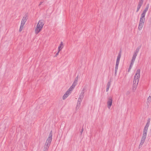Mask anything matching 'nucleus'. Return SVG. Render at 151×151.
Here are the masks:
<instances>
[{"mask_svg": "<svg viewBox=\"0 0 151 151\" xmlns=\"http://www.w3.org/2000/svg\"><path fill=\"white\" fill-rule=\"evenodd\" d=\"M140 69H138L134 76L132 88L134 91L136 90L137 87L140 77Z\"/></svg>", "mask_w": 151, "mask_h": 151, "instance_id": "1", "label": "nucleus"}, {"mask_svg": "<svg viewBox=\"0 0 151 151\" xmlns=\"http://www.w3.org/2000/svg\"><path fill=\"white\" fill-rule=\"evenodd\" d=\"M43 20H39L38 23L35 30V33L36 34H38L41 30L44 25Z\"/></svg>", "mask_w": 151, "mask_h": 151, "instance_id": "2", "label": "nucleus"}, {"mask_svg": "<svg viewBox=\"0 0 151 151\" xmlns=\"http://www.w3.org/2000/svg\"><path fill=\"white\" fill-rule=\"evenodd\" d=\"M147 132L143 131V133L139 145V148H140L144 143L147 136Z\"/></svg>", "mask_w": 151, "mask_h": 151, "instance_id": "3", "label": "nucleus"}, {"mask_svg": "<svg viewBox=\"0 0 151 151\" xmlns=\"http://www.w3.org/2000/svg\"><path fill=\"white\" fill-rule=\"evenodd\" d=\"M85 90V89L84 88L82 90L81 93L79 95L78 101L82 102L84 96Z\"/></svg>", "mask_w": 151, "mask_h": 151, "instance_id": "4", "label": "nucleus"}, {"mask_svg": "<svg viewBox=\"0 0 151 151\" xmlns=\"http://www.w3.org/2000/svg\"><path fill=\"white\" fill-rule=\"evenodd\" d=\"M112 97L110 96L108 98L107 101V107L108 109H110L112 105Z\"/></svg>", "mask_w": 151, "mask_h": 151, "instance_id": "5", "label": "nucleus"}, {"mask_svg": "<svg viewBox=\"0 0 151 151\" xmlns=\"http://www.w3.org/2000/svg\"><path fill=\"white\" fill-rule=\"evenodd\" d=\"M52 132L51 131L48 137L46 140V143L50 144L52 140Z\"/></svg>", "mask_w": 151, "mask_h": 151, "instance_id": "6", "label": "nucleus"}, {"mask_svg": "<svg viewBox=\"0 0 151 151\" xmlns=\"http://www.w3.org/2000/svg\"><path fill=\"white\" fill-rule=\"evenodd\" d=\"M150 118L148 119L147 122L145 126L144 127L143 131L147 132V130H148V127H149L150 124Z\"/></svg>", "mask_w": 151, "mask_h": 151, "instance_id": "7", "label": "nucleus"}, {"mask_svg": "<svg viewBox=\"0 0 151 151\" xmlns=\"http://www.w3.org/2000/svg\"><path fill=\"white\" fill-rule=\"evenodd\" d=\"M121 57V52H120L118 54V55L116 59V63L119 64V60L120 58Z\"/></svg>", "mask_w": 151, "mask_h": 151, "instance_id": "8", "label": "nucleus"}, {"mask_svg": "<svg viewBox=\"0 0 151 151\" xmlns=\"http://www.w3.org/2000/svg\"><path fill=\"white\" fill-rule=\"evenodd\" d=\"M70 94V93L67 91L63 97V99L64 100Z\"/></svg>", "mask_w": 151, "mask_h": 151, "instance_id": "9", "label": "nucleus"}, {"mask_svg": "<svg viewBox=\"0 0 151 151\" xmlns=\"http://www.w3.org/2000/svg\"><path fill=\"white\" fill-rule=\"evenodd\" d=\"M144 23L139 22L138 27V29L139 30H141L142 29Z\"/></svg>", "mask_w": 151, "mask_h": 151, "instance_id": "10", "label": "nucleus"}, {"mask_svg": "<svg viewBox=\"0 0 151 151\" xmlns=\"http://www.w3.org/2000/svg\"><path fill=\"white\" fill-rule=\"evenodd\" d=\"M137 55L134 53L131 62L134 63Z\"/></svg>", "mask_w": 151, "mask_h": 151, "instance_id": "11", "label": "nucleus"}, {"mask_svg": "<svg viewBox=\"0 0 151 151\" xmlns=\"http://www.w3.org/2000/svg\"><path fill=\"white\" fill-rule=\"evenodd\" d=\"M63 42H61L60 44V45L58 47V49L59 50V51H60L61 49L63 48Z\"/></svg>", "mask_w": 151, "mask_h": 151, "instance_id": "12", "label": "nucleus"}, {"mask_svg": "<svg viewBox=\"0 0 151 151\" xmlns=\"http://www.w3.org/2000/svg\"><path fill=\"white\" fill-rule=\"evenodd\" d=\"M81 102L78 101L76 107V110H78L80 108L81 105Z\"/></svg>", "mask_w": 151, "mask_h": 151, "instance_id": "13", "label": "nucleus"}, {"mask_svg": "<svg viewBox=\"0 0 151 151\" xmlns=\"http://www.w3.org/2000/svg\"><path fill=\"white\" fill-rule=\"evenodd\" d=\"M27 19V18L26 16L24 17L22 19L21 23L25 24L26 22Z\"/></svg>", "mask_w": 151, "mask_h": 151, "instance_id": "14", "label": "nucleus"}, {"mask_svg": "<svg viewBox=\"0 0 151 151\" xmlns=\"http://www.w3.org/2000/svg\"><path fill=\"white\" fill-rule=\"evenodd\" d=\"M119 64L116 63L115 69V74L116 75L117 72V70L118 68Z\"/></svg>", "mask_w": 151, "mask_h": 151, "instance_id": "15", "label": "nucleus"}, {"mask_svg": "<svg viewBox=\"0 0 151 151\" xmlns=\"http://www.w3.org/2000/svg\"><path fill=\"white\" fill-rule=\"evenodd\" d=\"M110 85H111L110 82V81L108 82L107 85V87H106V92H107L108 91L109 88V87H110Z\"/></svg>", "mask_w": 151, "mask_h": 151, "instance_id": "16", "label": "nucleus"}, {"mask_svg": "<svg viewBox=\"0 0 151 151\" xmlns=\"http://www.w3.org/2000/svg\"><path fill=\"white\" fill-rule=\"evenodd\" d=\"M140 47H137L136 48L135 51V52H134V53L137 55V54H138V52H139V49Z\"/></svg>", "mask_w": 151, "mask_h": 151, "instance_id": "17", "label": "nucleus"}, {"mask_svg": "<svg viewBox=\"0 0 151 151\" xmlns=\"http://www.w3.org/2000/svg\"><path fill=\"white\" fill-rule=\"evenodd\" d=\"M78 76L75 79V80L74 81L73 84H75L76 85L78 81Z\"/></svg>", "mask_w": 151, "mask_h": 151, "instance_id": "18", "label": "nucleus"}, {"mask_svg": "<svg viewBox=\"0 0 151 151\" xmlns=\"http://www.w3.org/2000/svg\"><path fill=\"white\" fill-rule=\"evenodd\" d=\"M145 19V18H140L139 22L144 23V22Z\"/></svg>", "mask_w": 151, "mask_h": 151, "instance_id": "19", "label": "nucleus"}, {"mask_svg": "<svg viewBox=\"0 0 151 151\" xmlns=\"http://www.w3.org/2000/svg\"><path fill=\"white\" fill-rule=\"evenodd\" d=\"M134 63H132V62H131V63L130 64L129 67V69H128V72H129L130 70H131V69L134 64Z\"/></svg>", "mask_w": 151, "mask_h": 151, "instance_id": "20", "label": "nucleus"}, {"mask_svg": "<svg viewBox=\"0 0 151 151\" xmlns=\"http://www.w3.org/2000/svg\"><path fill=\"white\" fill-rule=\"evenodd\" d=\"M73 88H72V87L70 86V87L69 88V89L67 91H68L69 93H71V91H72Z\"/></svg>", "mask_w": 151, "mask_h": 151, "instance_id": "21", "label": "nucleus"}, {"mask_svg": "<svg viewBox=\"0 0 151 151\" xmlns=\"http://www.w3.org/2000/svg\"><path fill=\"white\" fill-rule=\"evenodd\" d=\"M145 15H146V14L144 13V12H142L141 15V18H145Z\"/></svg>", "mask_w": 151, "mask_h": 151, "instance_id": "22", "label": "nucleus"}, {"mask_svg": "<svg viewBox=\"0 0 151 151\" xmlns=\"http://www.w3.org/2000/svg\"><path fill=\"white\" fill-rule=\"evenodd\" d=\"M49 147L44 146L43 149L44 151H47Z\"/></svg>", "mask_w": 151, "mask_h": 151, "instance_id": "23", "label": "nucleus"}, {"mask_svg": "<svg viewBox=\"0 0 151 151\" xmlns=\"http://www.w3.org/2000/svg\"><path fill=\"white\" fill-rule=\"evenodd\" d=\"M141 7V6H140L138 5L137 6V10H136L137 12H138L139 11V9H140Z\"/></svg>", "mask_w": 151, "mask_h": 151, "instance_id": "24", "label": "nucleus"}, {"mask_svg": "<svg viewBox=\"0 0 151 151\" xmlns=\"http://www.w3.org/2000/svg\"><path fill=\"white\" fill-rule=\"evenodd\" d=\"M151 101V97L149 96L147 98V101L148 102H150Z\"/></svg>", "mask_w": 151, "mask_h": 151, "instance_id": "25", "label": "nucleus"}, {"mask_svg": "<svg viewBox=\"0 0 151 151\" xmlns=\"http://www.w3.org/2000/svg\"><path fill=\"white\" fill-rule=\"evenodd\" d=\"M23 27H24V26H22L21 25L20 26V28H19V32H20L22 30L23 28Z\"/></svg>", "mask_w": 151, "mask_h": 151, "instance_id": "26", "label": "nucleus"}, {"mask_svg": "<svg viewBox=\"0 0 151 151\" xmlns=\"http://www.w3.org/2000/svg\"><path fill=\"white\" fill-rule=\"evenodd\" d=\"M50 144H48L47 143H45V146H46V147H49L50 145Z\"/></svg>", "mask_w": 151, "mask_h": 151, "instance_id": "27", "label": "nucleus"}, {"mask_svg": "<svg viewBox=\"0 0 151 151\" xmlns=\"http://www.w3.org/2000/svg\"><path fill=\"white\" fill-rule=\"evenodd\" d=\"M148 9H146V8L144 10L143 12L146 14L147 11H148Z\"/></svg>", "mask_w": 151, "mask_h": 151, "instance_id": "28", "label": "nucleus"}, {"mask_svg": "<svg viewBox=\"0 0 151 151\" xmlns=\"http://www.w3.org/2000/svg\"><path fill=\"white\" fill-rule=\"evenodd\" d=\"M76 86V85L75 84L73 83L72 85L71 86V87H72V88H74Z\"/></svg>", "mask_w": 151, "mask_h": 151, "instance_id": "29", "label": "nucleus"}, {"mask_svg": "<svg viewBox=\"0 0 151 151\" xmlns=\"http://www.w3.org/2000/svg\"><path fill=\"white\" fill-rule=\"evenodd\" d=\"M142 4H143V3L139 2V3H138V5H139L140 6H142Z\"/></svg>", "mask_w": 151, "mask_h": 151, "instance_id": "30", "label": "nucleus"}, {"mask_svg": "<svg viewBox=\"0 0 151 151\" xmlns=\"http://www.w3.org/2000/svg\"><path fill=\"white\" fill-rule=\"evenodd\" d=\"M149 4H147V5L146 8H145L148 9L149 8Z\"/></svg>", "mask_w": 151, "mask_h": 151, "instance_id": "31", "label": "nucleus"}, {"mask_svg": "<svg viewBox=\"0 0 151 151\" xmlns=\"http://www.w3.org/2000/svg\"><path fill=\"white\" fill-rule=\"evenodd\" d=\"M24 24H25L21 23V24L20 25L24 26Z\"/></svg>", "mask_w": 151, "mask_h": 151, "instance_id": "32", "label": "nucleus"}, {"mask_svg": "<svg viewBox=\"0 0 151 151\" xmlns=\"http://www.w3.org/2000/svg\"><path fill=\"white\" fill-rule=\"evenodd\" d=\"M143 0H140L139 1V2H141V3H143Z\"/></svg>", "mask_w": 151, "mask_h": 151, "instance_id": "33", "label": "nucleus"}, {"mask_svg": "<svg viewBox=\"0 0 151 151\" xmlns=\"http://www.w3.org/2000/svg\"><path fill=\"white\" fill-rule=\"evenodd\" d=\"M43 3V2L42 1H41L40 2V3L39 4V6H40V5H41V4H42Z\"/></svg>", "mask_w": 151, "mask_h": 151, "instance_id": "34", "label": "nucleus"}, {"mask_svg": "<svg viewBox=\"0 0 151 151\" xmlns=\"http://www.w3.org/2000/svg\"><path fill=\"white\" fill-rule=\"evenodd\" d=\"M60 51H58L57 53L56 54L55 56H57L58 54Z\"/></svg>", "mask_w": 151, "mask_h": 151, "instance_id": "35", "label": "nucleus"}, {"mask_svg": "<svg viewBox=\"0 0 151 151\" xmlns=\"http://www.w3.org/2000/svg\"><path fill=\"white\" fill-rule=\"evenodd\" d=\"M83 129H81V134H82V133L83 132Z\"/></svg>", "mask_w": 151, "mask_h": 151, "instance_id": "36", "label": "nucleus"}]
</instances>
